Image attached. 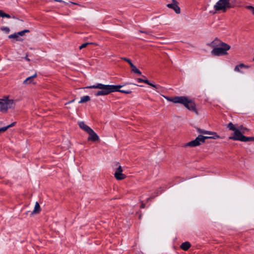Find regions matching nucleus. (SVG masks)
I'll list each match as a JSON object with an SVG mask.
<instances>
[{"label": "nucleus", "mask_w": 254, "mask_h": 254, "mask_svg": "<svg viewBox=\"0 0 254 254\" xmlns=\"http://www.w3.org/2000/svg\"><path fill=\"white\" fill-rule=\"evenodd\" d=\"M254 141V137H247L245 136L243 142Z\"/></svg>", "instance_id": "nucleus-22"}, {"label": "nucleus", "mask_w": 254, "mask_h": 254, "mask_svg": "<svg viewBox=\"0 0 254 254\" xmlns=\"http://www.w3.org/2000/svg\"><path fill=\"white\" fill-rule=\"evenodd\" d=\"M140 32L144 33H145V34H148V35H150L151 34V32H150V31H140Z\"/></svg>", "instance_id": "nucleus-33"}, {"label": "nucleus", "mask_w": 254, "mask_h": 254, "mask_svg": "<svg viewBox=\"0 0 254 254\" xmlns=\"http://www.w3.org/2000/svg\"><path fill=\"white\" fill-rule=\"evenodd\" d=\"M120 88H119L118 90H117V91H119L121 93H124L126 94H130V93H131V91L130 90H120Z\"/></svg>", "instance_id": "nucleus-26"}, {"label": "nucleus", "mask_w": 254, "mask_h": 254, "mask_svg": "<svg viewBox=\"0 0 254 254\" xmlns=\"http://www.w3.org/2000/svg\"><path fill=\"white\" fill-rule=\"evenodd\" d=\"M149 85L154 87L156 91L157 92H159V90L161 88L160 85L158 84H155L150 82L149 83Z\"/></svg>", "instance_id": "nucleus-20"}, {"label": "nucleus", "mask_w": 254, "mask_h": 254, "mask_svg": "<svg viewBox=\"0 0 254 254\" xmlns=\"http://www.w3.org/2000/svg\"><path fill=\"white\" fill-rule=\"evenodd\" d=\"M231 48L230 45L226 43L223 44L221 46L213 49L211 54L215 56H223L227 54V51Z\"/></svg>", "instance_id": "nucleus-5"}, {"label": "nucleus", "mask_w": 254, "mask_h": 254, "mask_svg": "<svg viewBox=\"0 0 254 254\" xmlns=\"http://www.w3.org/2000/svg\"><path fill=\"white\" fill-rule=\"evenodd\" d=\"M28 32H29V30H24L23 31H20V32H17V34L19 36H23L25 33H28Z\"/></svg>", "instance_id": "nucleus-25"}, {"label": "nucleus", "mask_w": 254, "mask_h": 254, "mask_svg": "<svg viewBox=\"0 0 254 254\" xmlns=\"http://www.w3.org/2000/svg\"><path fill=\"white\" fill-rule=\"evenodd\" d=\"M140 207H141V208H144L145 207V204L142 203L141 204Z\"/></svg>", "instance_id": "nucleus-38"}, {"label": "nucleus", "mask_w": 254, "mask_h": 254, "mask_svg": "<svg viewBox=\"0 0 254 254\" xmlns=\"http://www.w3.org/2000/svg\"><path fill=\"white\" fill-rule=\"evenodd\" d=\"M150 199V197L148 198L147 199V201H148Z\"/></svg>", "instance_id": "nucleus-41"}, {"label": "nucleus", "mask_w": 254, "mask_h": 254, "mask_svg": "<svg viewBox=\"0 0 254 254\" xmlns=\"http://www.w3.org/2000/svg\"><path fill=\"white\" fill-rule=\"evenodd\" d=\"M225 43L222 42L220 40H219L217 38H216L215 40H214L213 41H212L209 44V46L213 49L217 48L218 47H219L221 46L223 44H224Z\"/></svg>", "instance_id": "nucleus-11"}, {"label": "nucleus", "mask_w": 254, "mask_h": 254, "mask_svg": "<svg viewBox=\"0 0 254 254\" xmlns=\"http://www.w3.org/2000/svg\"><path fill=\"white\" fill-rule=\"evenodd\" d=\"M246 8L250 11L251 13L254 15V7L252 5H248L246 7Z\"/></svg>", "instance_id": "nucleus-23"}, {"label": "nucleus", "mask_w": 254, "mask_h": 254, "mask_svg": "<svg viewBox=\"0 0 254 254\" xmlns=\"http://www.w3.org/2000/svg\"><path fill=\"white\" fill-rule=\"evenodd\" d=\"M122 59L124 60V61H126L129 64L130 66H131V64H133L132 63L131 61L129 59H128L127 58H122Z\"/></svg>", "instance_id": "nucleus-29"}, {"label": "nucleus", "mask_w": 254, "mask_h": 254, "mask_svg": "<svg viewBox=\"0 0 254 254\" xmlns=\"http://www.w3.org/2000/svg\"><path fill=\"white\" fill-rule=\"evenodd\" d=\"M69 3H71V4H76V5L78 4L76 3H75V2H71V1H69Z\"/></svg>", "instance_id": "nucleus-39"}, {"label": "nucleus", "mask_w": 254, "mask_h": 254, "mask_svg": "<svg viewBox=\"0 0 254 254\" xmlns=\"http://www.w3.org/2000/svg\"><path fill=\"white\" fill-rule=\"evenodd\" d=\"M190 246L191 245L190 242H185L181 244L180 248L184 251H187L190 247Z\"/></svg>", "instance_id": "nucleus-15"}, {"label": "nucleus", "mask_w": 254, "mask_h": 254, "mask_svg": "<svg viewBox=\"0 0 254 254\" xmlns=\"http://www.w3.org/2000/svg\"><path fill=\"white\" fill-rule=\"evenodd\" d=\"M240 130H241V128L237 129L235 130L233 133V135L229 137V139L233 140L243 141L245 136L242 134L241 131H240Z\"/></svg>", "instance_id": "nucleus-7"}, {"label": "nucleus", "mask_w": 254, "mask_h": 254, "mask_svg": "<svg viewBox=\"0 0 254 254\" xmlns=\"http://www.w3.org/2000/svg\"><path fill=\"white\" fill-rule=\"evenodd\" d=\"M169 101L174 103H179L183 105L187 109L193 111L196 114H198L196 108V105L193 100L190 99L187 96H175L174 97H165Z\"/></svg>", "instance_id": "nucleus-2"}, {"label": "nucleus", "mask_w": 254, "mask_h": 254, "mask_svg": "<svg viewBox=\"0 0 254 254\" xmlns=\"http://www.w3.org/2000/svg\"><path fill=\"white\" fill-rule=\"evenodd\" d=\"M236 4L231 0H219L214 5V9L216 11L222 10L225 12L227 9L233 8Z\"/></svg>", "instance_id": "nucleus-4"}, {"label": "nucleus", "mask_w": 254, "mask_h": 254, "mask_svg": "<svg viewBox=\"0 0 254 254\" xmlns=\"http://www.w3.org/2000/svg\"><path fill=\"white\" fill-rule=\"evenodd\" d=\"M241 128V130H240V131H242L243 133H245V130H247V128H244L242 126L240 127L238 129Z\"/></svg>", "instance_id": "nucleus-31"}, {"label": "nucleus", "mask_w": 254, "mask_h": 254, "mask_svg": "<svg viewBox=\"0 0 254 254\" xmlns=\"http://www.w3.org/2000/svg\"><path fill=\"white\" fill-rule=\"evenodd\" d=\"M78 125L79 127L86 132H88L91 129V128L85 125L83 122H79Z\"/></svg>", "instance_id": "nucleus-14"}, {"label": "nucleus", "mask_w": 254, "mask_h": 254, "mask_svg": "<svg viewBox=\"0 0 254 254\" xmlns=\"http://www.w3.org/2000/svg\"><path fill=\"white\" fill-rule=\"evenodd\" d=\"M1 17H6L7 18H10L11 17L10 15L8 14H6L4 13L3 11H2L1 16Z\"/></svg>", "instance_id": "nucleus-27"}, {"label": "nucleus", "mask_w": 254, "mask_h": 254, "mask_svg": "<svg viewBox=\"0 0 254 254\" xmlns=\"http://www.w3.org/2000/svg\"><path fill=\"white\" fill-rule=\"evenodd\" d=\"M93 44V43H89V42L85 43L82 44L81 46H80L79 48V49H82L83 48L86 47L87 45H90V44Z\"/></svg>", "instance_id": "nucleus-24"}, {"label": "nucleus", "mask_w": 254, "mask_h": 254, "mask_svg": "<svg viewBox=\"0 0 254 254\" xmlns=\"http://www.w3.org/2000/svg\"><path fill=\"white\" fill-rule=\"evenodd\" d=\"M172 2L167 4V7L173 9L176 13L181 12L180 7L178 6V2L176 0H172Z\"/></svg>", "instance_id": "nucleus-9"}, {"label": "nucleus", "mask_w": 254, "mask_h": 254, "mask_svg": "<svg viewBox=\"0 0 254 254\" xmlns=\"http://www.w3.org/2000/svg\"><path fill=\"white\" fill-rule=\"evenodd\" d=\"M25 60H26L27 61H30V60L28 58V55H26L25 57L24 58Z\"/></svg>", "instance_id": "nucleus-36"}, {"label": "nucleus", "mask_w": 254, "mask_h": 254, "mask_svg": "<svg viewBox=\"0 0 254 254\" xmlns=\"http://www.w3.org/2000/svg\"><path fill=\"white\" fill-rule=\"evenodd\" d=\"M74 101V100H71V101H69L68 102L66 103L65 104V105H66V104H69V103H72V102H73Z\"/></svg>", "instance_id": "nucleus-37"}, {"label": "nucleus", "mask_w": 254, "mask_h": 254, "mask_svg": "<svg viewBox=\"0 0 254 254\" xmlns=\"http://www.w3.org/2000/svg\"><path fill=\"white\" fill-rule=\"evenodd\" d=\"M227 127L231 130L235 131L238 128H236L234 125L232 123H229L227 125Z\"/></svg>", "instance_id": "nucleus-21"}, {"label": "nucleus", "mask_w": 254, "mask_h": 254, "mask_svg": "<svg viewBox=\"0 0 254 254\" xmlns=\"http://www.w3.org/2000/svg\"><path fill=\"white\" fill-rule=\"evenodd\" d=\"M37 76V73H35L33 75L27 77L23 82V84H29L33 83V78Z\"/></svg>", "instance_id": "nucleus-13"}, {"label": "nucleus", "mask_w": 254, "mask_h": 254, "mask_svg": "<svg viewBox=\"0 0 254 254\" xmlns=\"http://www.w3.org/2000/svg\"><path fill=\"white\" fill-rule=\"evenodd\" d=\"M89 136L88 137V139L89 140H92L93 141H97L99 139V136L94 131V130L91 129L87 132Z\"/></svg>", "instance_id": "nucleus-10"}, {"label": "nucleus", "mask_w": 254, "mask_h": 254, "mask_svg": "<svg viewBox=\"0 0 254 254\" xmlns=\"http://www.w3.org/2000/svg\"><path fill=\"white\" fill-rule=\"evenodd\" d=\"M1 30L6 33H8L10 31L9 28L7 27H1Z\"/></svg>", "instance_id": "nucleus-28"}, {"label": "nucleus", "mask_w": 254, "mask_h": 254, "mask_svg": "<svg viewBox=\"0 0 254 254\" xmlns=\"http://www.w3.org/2000/svg\"><path fill=\"white\" fill-rule=\"evenodd\" d=\"M2 11V10H0V16H1V14Z\"/></svg>", "instance_id": "nucleus-40"}, {"label": "nucleus", "mask_w": 254, "mask_h": 254, "mask_svg": "<svg viewBox=\"0 0 254 254\" xmlns=\"http://www.w3.org/2000/svg\"><path fill=\"white\" fill-rule=\"evenodd\" d=\"M197 131L201 134L211 135L212 136L199 135L194 140L187 143L186 146L195 147L204 142L206 139L212 138L216 139L220 138V136L215 132L207 131L200 128H197Z\"/></svg>", "instance_id": "nucleus-1"}, {"label": "nucleus", "mask_w": 254, "mask_h": 254, "mask_svg": "<svg viewBox=\"0 0 254 254\" xmlns=\"http://www.w3.org/2000/svg\"><path fill=\"white\" fill-rule=\"evenodd\" d=\"M14 100L8 99L7 97L4 99H0V111L6 112L7 110L13 107Z\"/></svg>", "instance_id": "nucleus-6"}, {"label": "nucleus", "mask_w": 254, "mask_h": 254, "mask_svg": "<svg viewBox=\"0 0 254 254\" xmlns=\"http://www.w3.org/2000/svg\"><path fill=\"white\" fill-rule=\"evenodd\" d=\"M15 124H16V122H13V123H11V124L7 126L6 127H8V128L10 127H12L15 126Z\"/></svg>", "instance_id": "nucleus-32"}, {"label": "nucleus", "mask_w": 254, "mask_h": 254, "mask_svg": "<svg viewBox=\"0 0 254 254\" xmlns=\"http://www.w3.org/2000/svg\"><path fill=\"white\" fill-rule=\"evenodd\" d=\"M123 170L121 166H119L115 170L114 176L118 180H122L126 178V175L123 174Z\"/></svg>", "instance_id": "nucleus-8"}, {"label": "nucleus", "mask_w": 254, "mask_h": 254, "mask_svg": "<svg viewBox=\"0 0 254 254\" xmlns=\"http://www.w3.org/2000/svg\"><path fill=\"white\" fill-rule=\"evenodd\" d=\"M40 211V206L39 204L36 202L35 205L34 209L32 211V213H38Z\"/></svg>", "instance_id": "nucleus-18"}, {"label": "nucleus", "mask_w": 254, "mask_h": 254, "mask_svg": "<svg viewBox=\"0 0 254 254\" xmlns=\"http://www.w3.org/2000/svg\"><path fill=\"white\" fill-rule=\"evenodd\" d=\"M18 37L19 36L17 33H15L14 34H10L8 36V38L9 39H14L16 41H22V39L21 38H19Z\"/></svg>", "instance_id": "nucleus-17"}, {"label": "nucleus", "mask_w": 254, "mask_h": 254, "mask_svg": "<svg viewBox=\"0 0 254 254\" xmlns=\"http://www.w3.org/2000/svg\"><path fill=\"white\" fill-rule=\"evenodd\" d=\"M123 85H104L101 83H97L95 85L87 87L88 88L99 89V90L95 93L96 96L107 95L111 92L118 90L119 88H121Z\"/></svg>", "instance_id": "nucleus-3"}, {"label": "nucleus", "mask_w": 254, "mask_h": 254, "mask_svg": "<svg viewBox=\"0 0 254 254\" xmlns=\"http://www.w3.org/2000/svg\"><path fill=\"white\" fill-rule=\"evenodd\" d=\"M137 80L138 82H143V79H141V78H137Z\"/></svg>", "instance_id": "nucleus-35"}, {"label": "nucleus", "mask_w": 254, "mask_h": 254, "mask_svg": "<svg viewBox=\"0 0 254 254\" xmlns=\"http://www.w3.org/2000/svg\"><path fill=\"white\" fill-rule=\"evenodd\" d=\"M90 100V97L88 95H86V96L81 97L80 98V100L79 101L78 103L79 104L84 103H86Z\"/></svg>", "instance_id": "nucleus-16"}, {"label": "nucleus", "mask_w": 254, "mask_h": 254, "mask_svg": "<svg viewBox=\"0 0 254 254\" xmlns=\"http://www.w3.org/2000/svg\"><path fill=\"white\" fill-rule=\"evenodd\" d=\"M143 82L149 85L150 82L147 79H143Z\"/></svg>", "instance_id": "nucleus-34"}, {"label": "nucleus", "mask_w": 254, "mask_h": 254, "mask_svg": "<svg viewBox=\"0 0 254 254\" xmlns=\"http://www.w3.org/2000/svg\"><path fill=\"white\" fill-rule=\"evenodd\" d=\"M253 61H254V59H253Z\"/></svg>", "instance_id": "nucleus-42"}, {"label": "nucleus", "mask_w": 254, "mask_h": 254, "mask_svg": "<svg viewBox=\"0 0 254 254\" xmlns=\"http://www.w3.org/2000/svg\"><path fill=\"white\" fill-rule=\"evenodd\" d=\"M250 66L249 65H246L244 64H241L239 65H237L235 68H234V70L236 72H242L241 71V69L243 68H249Z\"/></svg>", "instance_id": "nucleus-12"}, {"label": "nucleus", "mask_w": 254, "mask_h": 254, "mask_svg": "<svg viewBox=\"0 0 254 254\" xmlns=\"http://www.w3.org/2000/svg\"><path fill=\"white\" fill-rule=\"evenodd\" d=\"M130 67H131V71L132 72L137 73L138 75L141 74V71L139 69H138L133 64H131Z\"/></svg>", "instance_id": "nucleus-19"}, {"label": "nucleus", "mask_w": 254, "mask_h": 254, "mask_svg": "<svg viewBox=\"0 0 254 254\" xmlns=\"http://www.w3.org/2000/svg\"><path fill=\"white\" fill-rule=\"evenodd\" d=\"M7 129H8V127H6H6H0V132H4V131H6Z\"/></svg>", "instance_id": "nucleus-30"}]
</instances>
